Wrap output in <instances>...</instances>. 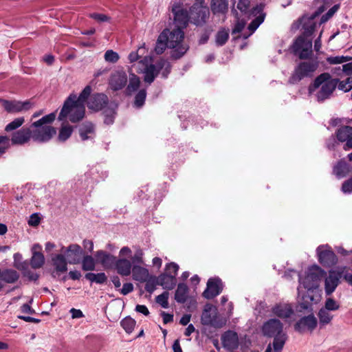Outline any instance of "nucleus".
<instances>
[{"label":"nucleus","instance_id":"nucleus-31","mask_svg":"<svg viewBox=\"0 0 352 352\" xmlns=\"http://www.w3.org/2000/svg\"><path fill=\"white\" fill-rule=\"evenodd\" d=\"M1 277H2L3 280L8 283H13L18 280L19 275L15 270H6L1 272Z\"/></svg>","mask_w":352,"mask_h":352},{"label":"nucleus","instance_id":"nucleus-18","mask_svg":"<svg viewBox=\"0 0 352 352\" xmlns=\"http://www.w3.org/2000/svg\"><path fill=\"white\" fill-rule=\"evenodd\" d=\"M252 14L256 16L255 19H254L248 25V30L250 31V34H252L261 23H262L265 17V13L263 12V6L259 5L254 8L252 11Z\"/></svg>","mask_w":352,"mask_h":352},{"label":"nucleus","instance_id":"nucleus-59","mask_svg":"<svg viewBox=\"0 0 352 352\" xmlns=\"http://www.w3.org/2000/svg\"><path fill=\"white\" fill-rule=\"evenodd\" d=\"M161 315L162 316L163 322L164 324H167V323L173 322V315L166 314L165 312H162Z\"/></svg>","mask_w":352,"mask_h":352},{"label":"nucleus","instance_id":"nucleus-8","mask_svg":"<svg viewBox=\"0 0 352 352\" xmlns=\"http://www.w3.org/2000/svg\"><path fill=\"white\" fill-rule=\"evenodd\" d=\"M263 333L265 336L274 337V352H280L287 338L280 320L272 319L266 322L263 326Z\"/></svg>","mask_w":352,"mask_h":352},{"label":"nucleus","instance_id":"nucleus-50","mask_svg":"<svg viewBox=\"0 0 352 352\" xmlns=\"http://www.w3.org/2000/svg\"><path fill=\"white\" fill-rule=\"evenodd\" d=\"M146 97V92L144 90L140 91L135 96V104L141 107L143 104Z\"/></svg>","mask_w":352,"mask_h":352},{"label":"nucleus","instance_id":"nucleus-56","mask_svg":"<svg viewBox=\"0 0 352 352\" xmlns=\"http://www.w3.org/2000/svg\"><path fill=\"white\" fill-rule=\"evenodd\" d=\"M135 310L144 316H148L149 314V311L145 305H138L135 307Z\"/></svg>","mask_w":352,"mask_h":352},{"label":"nucleus","instance_id":"nucleus-37","mask_svg":"<svg viewBox=\"0 0 352 352\" xmlns=\"http://www.w3.org/2000/svg\"><path fill=\"white\" fill-rule=\"evenodd\" d=\"M104 58L107 63H116L119 60L120 56L116 52L112 50H109L104 53Z\"/></svg>","mask_w":352,"mask_h":352},{"label":"nucleus","instance_id":"nucleus-23","mask_svg":"<svg viewBox=\"0 0 352 352\" xmlns=\"http://www.w3.org/2000/svg\"><path fill=\"white\" fill-rule=\"evenodd\" d=\"M41 246L34 245L32 247V256L31 258V265L33 268H40L45 262L43 254L41 252Z\"/></svg>","mask_w":352,"mask_h":352},{"label":"nucleus","instance_id":"nucleus-44","mask_svg":"<svg viewBox=\"0 0 352 352\" xmlns=\"http://www.w3.org/2000/svg\"><path fill=\"white\" fill-rule=\"evenodd\" d=\"M10 146V139L6 136H0V156L6 153Z\"/></svg>","mask_w":352,"mask_h":352},{"label":"nucleus","instance_id":"nucleus-21","mask_svg":"<svg viewBox=\"0 0 352 352\" xmlns=\"http://www.w3.org/2000/svg\"><path fill=\"white\" fill-rule=\"evenodd\" d=\"M318 256L320 263L324 265H331L336 262L334 254L324 247L318 248Z\"/></svg>","mask_w":352,"mask_h":352},{"label":"nucleus","instance_id":"nucleus-17","mask_svg":"<svg viewBox=\"0 0 352 352\" xmlns=\"http://www.w3.org/2000/svg\"><path fill=\"white\" fill-rule=\"evenodd\" d=\"M51 265L53 269V273L56 275H60L67 270V262L61 253L56 254L52 258Z\"/></svg>","mask_w":352,"mask_h":352},{"label":"nucleus","instance_id":"nucleus-58","mask_svg":"<svg viewBox=\"0 0 352 352\" xmlns=\"http://www.w3.org/2000/svg\"><path fill=\"white\" fill-rule=\"evenodd\" d=\"M245 23L243 21H238L233 30V34L239 33L245 27Z\"/></svg>","mask_w":352,"mask_h":352},{"label":"nucleus","instance_id":"nucleus-26","mask_svg":"<svg viewBox=\"0 0 352 352\" xmlns=\"http://www.w3.org/2000/svg\"><path fill=\"white\" fill-rule=\"evenodd\" d=\"M131 272L133 278L135 280L144 282L148 278L149 274L148 270L142 267L135 265L133 266Z\"/></svg>","mask_w":352,"mask_h":352},{"label":"nucleus","instance_id":"nucleus-30","mask_svg":"<svg viewBox=\"0 0 352 352\" xmlns=\"http://www.w3.org/2000/svg\"><path fill=\"white\" fill-rule=\"evenodd\" d=\"M157 283L165 289H171L175 285V279L168 277L166 274H162L157 278Z\"/></svg>","mask_w":352,"mask_h":352},{"label":"nucleus","instance_id":"nucleus-6","mask_svg":"<svg viewBox=\"0 0 352 352\" xmlns=\"http://www.w3.org/2000/svg\"><path fill=\"white\" fill-rule=\"evenodd\" d=\"M162 34L165 36L167 46L173 50V58H179L186 52L188 46L184 42V33L182 29L172 28L165 30Z\"/></svg>","mask_w":352,"mask_h":352},{"label":"nucleus","instance_id":"nucleus-49","mask_svg":"<svg viewBox=\"0 0 352 352\" xmlns=\"http://www.w3.org/2000/svg\"><path fill=\"white\" fill-rule=\"evenodd\" d=\"M82 266L85 270H92L94 268V261L91 256H86L82 263Z\"/></svg>","mask_w":352,"mask_h":352},{"label":"nucleus","instance_id":"nucleus-35","mask_svg":"<svg viewBox=\"0 0 352 352\" xmlns=\"http://www.w3.org/2000/svg\"><path fill=\"white\" fill-rule=\"evenodd\" d=\"M330 311L324 307H322L318 313L320 320L322 323L328 324L333 318V316L330 314Z\"/></svg>","mask_w":352,"mask_h":352},{"label":"nucleus","instance_id":"nucleus-63","mask_svg":"<svg viewBox=\"0 0 352 352\" xmlns=\"http://www.w3.org/2000/svg\"><path fill=\"white\" fill-rule=\"evenodd\" d=\"M43 60L47 64V65H52L54 60V58L52 55H46L43 58Z\"/></svg>","mask_w":352,"mask_h":352},{"label":"nucleus","instance_id":"nucleus-41","mask_svg":"<svg viewBox=\"0 0 352 352\" xmlns=\"http://www.w3.org/2000/svg\"><path fill=\"white\" fill-rule=\"evenodd\" d=\"M87 278L89 279L90 280L95 281L98 283H102L104 282L107 279L106 276L104 273H100V274H93V273H89L86 275Z\"/></svg>","mask_w":352,"mask_h":352},{"label":"nucleus","instance_id":"nucleus-1","mask_svg":"<svg viewBox=\"0 0 352 352\" xmlns=\"http://www.w3.org/2000/svg\"><path fill=\"white\" fill-rule=\"evenodd\" d=\"M130 67L128 71L123 69H116L111 72L109 79V89L113 91L124 89V93L131 95L140 87V79L135 74H142L144 80L151 83L158 74L159 68L153 64L151 56L148 55L145 45H142L128 55Z\"/></svg>","mask_w":352,"mask_h":352},{"label":"nucleus","instance_id":"nucleus-53","mask_svg":"<svg viewBox=\"0 0 352 352\" xmlns=\"http://www.w3.org/2000/svg\"><path fill=\"white\" fill-rule=\"evenodd\" d=\"M40 221H41L40 217L37 214H34L31 215V217H30L28 223L30 226H37L40 223Z\"/></svg>","mask_w":352,"mask_h":352},{"label":"nucleus","instance_id":"nucleus-4","mask_svg":"<svg viewBox=\"0 0 352 352\" xmlns=\"http://www.w3.org/2000/svg\"><path fill=\"white\" fill-rule=\"evenodd\" d=\"M56 118V113L52 112L43 116L30 125L32 138L35 141L45 142L53 138L56 134V129L52 126Z\"/></svg>","mask_w":352,"mask_h":352},{"label":"nucleus","instance_id":"nucleus-19","mask_svg":"<svg viewBox=\"0 0 352 352\" xmlns=\"http://www.w3.org/2000/svg\"><path fill=\"white\" fill-rule=\"evenodd\" d=\"M222 343L229 350L235 349L239 344V337L235 332L228 331L222 336Z\"/></svg>","mask_w":352,"mask_h":352},{"label":"nucleus","instance_id":"nucleus-22","mask_svg":"<svg viewBox=\"0 0 352 352\" xmlns=\"http://www.w3.org/2000/svg\"><path fill=\"white\" fill-rule=\"evenodd\" d=\"M31 138L32 129L30 126L15 133L12 137V142L14 144H23L28 142Z\"/></svg>","mask_w":352,"mask_h":352},{"label":"nucleus","instance_id":"nucleus-33","mask_svg":"<svg viewBox=\"0 0 352 352\" xmlns=\"http://www.w3.org/2000/svg\"><path fill=\"white\" fill-rule=\"evenodd\" d=\"M167 46V41L165 39V36L162 33L159 36L158 39L156 42L154 51L156 54H160L164 52Z\"/></svg>","mask_w":352,"mask_h":352},{"label":"nucleus","instance_id":"nucleus-52","mask_svg":"<svg viewBox=\"0 0 352 352\" xmlns=\"http://www.w3.org/2000/svg\"><path fill=\"white\" fill-rule=\"evenodd\" d=\"M91 17L99 23L108 22L110 21L109 16L102 14H92Z\"/></svg>","mask_w":352,"mask_h":352},{"label":"nucleus","instance_id":"nucleus-40","mask_svg":"<svg viewBox=\"0 0 352 352\" xmlns=\"http://www.w3.org/2000/svg\"><path fill=\"white\" fill-rule=\"evenodd\" d=\"M24 121L25 120L23 118H16L6 126V131H10L19 128L24 123Z\"/></svg>","mask_w":352,"mask_h":352},{"label":"nucleus","instance_id":"nucleus-45","mask_svg":"<svg viewBox=\"0 0 352 352\" xmlns=\"http://www.w3.org/2000/svg\"><path fill=\"white\" fill-rule=\"evenodd\" d=\"M93 132V126L91 124H85L80 130V136L83 140H86Z\"/></svg>","mask_w":352,"mask_h":352},{"label":"nucleus","instance_id":"nucleus-29","mask_svg":"<svg viewBox=\"0 0 352 352\" xmlns=\"http://www.w3.org/2000/svg\"><path fill=\"white\" fill-rule=\"evenodd\" d=\"M226 0H212L211 10L214 14H224L228 11Z\"/></svg>","mask_w":352,"mask_h":352},{"label":"nucleus","instance_id":"nucleus-24","mask_svg":"<svg viewBox=\"0 0 352 352\" xmlns=\"http://www.w3.org/2000/svg\"><path fill=\"white\" fill-rule=\"evenodd\" d=\"M96 258L98 262L101 263L106 267H111L116 263L115 257L103 251L98 252Z\"/></svg>","mask_w":352,"mask_h":352},{"label":"nucleus","instance_id":"nucleus-57","mask_svg":"<svg viewBox=\"0 0 352 352\" xmlns=\"http://www.w3.org/2000/svg\"><path fill=\"white\" fill-rule=\"evenodd\" d=\"M72 317L73 319L80 318L83 317V314L80 309H76L74 308L70 310Z\"/></svg>","mask_w":352,"mask_h":352},{"label":"nucleus","instance_id":"nucleus-39","mask_svg":"<svg viewBox=\"0 0 352 352\" xmlns=\"http://www.w3.org/2000/svg\"><path fill=\"white\" fill-rule=\"evenodd\" d=\"M122 326L127 333H131L135 326V321L131 318H125L122 322Z\"/></svg>","mask_w":352,"mask_h":352},{"label":"nucleus","instance_id":"nucleus-10","mask_svg":"<svg viewBox=\"0 0 352 352\" xmlns=\"http://www.w3.org/2000/svg\"><path fill=\"white\" fill-rule=\"evenodd\" d=\"M201 320L204 324L215 327H220L225 324V320L219 315L217 308L211 304L204 306Z\"/></svg>","mask_w":352,"mask_h":352},{"label":"nucleus","instance_id":"nucleus-55","mask_svg":"<svg viewBox=\"0 0 352 352\" xmlns=\"http://www.w3.org/2000/svg\"><path fill=\"white\" fill-rule=\"evenodd\" d=\"M133 289V286L132 283H127L124 284L122 288L120 290L121 294L123 295H126L129 292H132Z\"/></svg>","mask_w":352,"mask_h":352},{"label":"nucleus","instance_id":"nucleus-38","mask_svg":"<svg viewBox=\"0 0 352 352\" xmlns=\"http://www.w3.org/2000/svg\"><path fill=\"white\" fill-rule=\"evenodd\" d=\"M338 89L344 91L351 90L352 89V77H347L346 79L340 80L338 84Z\"/></svg>","mask_w":352,"mask_h":352},{"label":"nucleus","instance_id":"nucleus-61","mask_svg":"<svg viewBox=\"0 0 352 352\" xmlns=\"http://www.w3.org/2000/svg\"><path fill=\"white\" fill-rule=\"evenodd\" d=\"M153 265L155 267H157V269H160L162 266V259L159 257H155L153 259Z\"/></svg>","mask_w":352,"mask_h":352},{"label":"nucleus","instance_id":"nucleus-32","mask_svg":"<svg viewBox=\"0 0 352 352\" xmlns=\"http://www.w3.org/2000/svg\"><path fill=\"white\" fill-rule=\"evenodd\" d=\"M188 287L186 285L180 284L178 285L175 292V300L179 302H184L187 298Z\"/></svg>","mask_w":352,"mask_h":352},{"label":"nucleus","instance_id":"nucleus-43","mask_svg":"<svg viewBox=\"0 0 352 352\" xmlns=\"http://www.w3.org/2000/svg\"><path fill=\"white\" fill-rule=\"evenodd\" d=\"M14 266L20 270L25 271V268L27 267V264L25 263H23L21 261V260H22L21 255L20 254H16L14 256ZM24 274L25 276H27V274L25 272H24Z\"/></svg>","mask_w":352,"mask_h":352},{"label":"nucleus","instance_id":"nucleus-15","mask_svg":"<svg viewBox=\"0 0 352 352\" xmlns=\"http://www.w3.org/2000/svg\"><path fill=\"white\" fill-rule=\"evenodd\" d=\"M221 289V283L219 278H210L208 281L207 288L203 296L206 298H212L220 293Z\"/></svg>","mask_w":352,"mask_h":352},{"label":"nucleus","instance_id":"nucleus-36","mask_svg":"<svg viewBox=\"0 0 352 352\" xmlns=\"http://www.w3.org/2000/svg\"><path fill=\"white\" fill-rule=\"evenodd\" d=\"M323 307L329 311H335L340 309V304L329 296L326 298Z\"/></svg>","mask_w":352,"mask_h":352},{"label":"nucleus","instance_id":"nucleus-46","mask_svg":"<svg viewBox=\"0 0 352 352\" xmlns=\"http://www.w3.org/2000/svg\"><path fill=\"white\" fill-rule=\"evenodd\" d=\"M193 10H199L197 14H199V18H201V21H204L206 18H208L209 15V10L206 7L202 6H198L197 8H194ZM194 10L192 11V13Z\"/></svg>","mask_w":352,"mask_h":352},{"label":"nucleus","instance_id":"nucleus-42","mask_svg":"<svg viewBox=\"0 0 352 352\" xmlns=\"http://www.w3.org/2000/svg\"><path fill=\"white\" fill-rule=\"evenodd\" d=\"M178 270V266L175 263H171L166 265V274L170 278L175 279V276L177 274Z\"/></svg>","mask_w":352,"mask_h":352},{"label":"nucleus","instance_id":"nucleus-7","mask_svg":"<svg viewBox=\"0 0 352 352\" xmlns=\"http://www.w3.org/2000/svg\"><path fill=\"white\" fill-rule=\"evenodd\" d=\"M338 82L329 74L324 73L315 79L314 83L309 86V91L311 94L318 89L317 97L318 100H323L333 93Z\"/></svg>","mask_w":352,"mask_h":352},{"label":"nucleus","instance_id":"nucleus-34","mask_svg":"<svg viewBox=\"0 0 352 352\" xmlns=\"http://www.w3.org/2000/svg\"><path fill=\"white\" fill-rule=\"evenodd\" d=\"M352 135V128L349 126H345L341 128L337 134L338 138L342 142L348 141L350 137Z\"/></svg>","mask_w":352,"mask_h":352},{"label":"nucleus","instance_id":"nucleus-27","mask_svg":"<svg viewBox=\"0 0 352 352\" xmlns=\"http://www.w3.org/2000/svg\"><path fill=\"white\" fill-rule=\"evenodd\" d=\"M72 132V126H71L67 121L63 122L58 131V140L60 142L65 141L71 136Z\"/></svg>","mask_w":352,"mask_h":352},{"label":"nucleus","instance_id":"nucleus-25","mask_svg":"<svg viewBox=\"0 0 352 352\" xmlns=\"http://www.w3.org/2000/svg\"><path fill=\"white\" fill-rule=\"evenodd\" d=\"M273 311L275 315L282 318H289L293 314L291 306L287 304H280L275 306Z\"/></svg>","mask_w":352,"mask_h":352},{"label":"nucleus","instance_id":"nucleus-3","mask_svg":"<svg viewBox=\"0 0 352 352\" xmlns=\"http://www.w3.org/2000/svg\"><path fill=\"white\" fill-rule=\"evenodd\" d=\"M91 92V87L87 86L79 96H70L64 102L58 115V120H64L68 118L72 122L81 120L85 114V104Z\"/></svg>","mask_w":352,"mask_h":352},{"label":"nucleus","instance_id":"nucleus-12","mask_svg":"<svg viewBox=\"0 0 352 352\" xmlns=\"http://www.w3.org/2000/svg\"><path fill=\"white\" fill-rule=\"evenodd\" d=\"M2 106L4 109L11 113L25 112L31 109L33 107V103L30 100L25 101H7L3 100L1 102Z\"/></svg>","mask_w":352,"mask_h":352},{"label":"nucleus","instance_id":"nucleus-20","mask_svg":"<svg viewBox=\"0 0 352 352\" xmlns=\"http://www.w3.org/2000/svg\"><path fill=\"white\" fill-rule=\"evenodd\" d=\"M316 324L317 320L316 318L314 316L310 315L301 319L295 325V329L299 331H311L316 327Z\"/></svg>","mask_w":352,"mask_h":352},{"label":"nucleus","instance_id":"nucleus-5","mask_svg":"<svg viewBox=\"0 0 352 352\" xmlns=\"http://www.w3.org/2000/svg\"><path fill=\"white\" fill-rule=\"evenodd\" d=\"M318 14V13L310 18H303L302 19L305 29L303 36H300L294 45V52L300 58H306L311 53V40L309 39L307 36L314 30L315 22L314 19Z\"/></svg>","mask_w":352,"mask_h":352},{"label":"nucleus","instance_id":"nucleus-2","mask_svg":"<svg viewBox=\"0 0 352 352\" xmlns=\"http://www.w3.org/2000/svg\"><path fill=\"white\" fill-rule=\"evenodd\" d=\"M324 274V271L317 266L309 269L301 282L304 290H299V303L302 308L307 309L321 300L322 292L320 282Z\"/></svg>","mask_w":352,"mask_h":352},{"label":"nucleus","instance_id":"nucleus-16","mask_svg":"<svg viewBox=\"0 0 352 352\" xmlns=\"http://www.w3.org/2000/svg\"><path fill=\"white\" fill-rule=\"evenodd\" d=\"M107 97L103 94L92 95L88 101V107L93 111H99L107 104Z\"/></svg>","mask_w":352,"mask_h":352},{"label":"nucleus","instance_id":"nucleus-9","mask_svg":"<svg viewBox=\"0 0 352 352\" xmlns=\"http://www.w3.org/2000/svg\"><path fill=\"white\" fill-rule=\"evenodd\" d=\"M132 258V251L128 247H123L119 252L118 258L116 261L115 268L122 276H129L132 271V265L129 258Z\"/></svg>","mask_w":352,"mask_h":352},{"label":"nucleus","instance_id":"nucleus-60","mask_svg":"<svg viewBox=\"0 0 352 352\" xmlns=\"http://www.w3.org/2000/svg\"><path fill=\"white\" fill-rule=\"evenodd\" d=\"M342 190L345 192H349L352 191V179L347 181L343 184Z\"/></svg>","mask_w":352,"mask_h":352},{"label":"nucleus","instance_id":"nucleus-62","mask_svg":"<svg viewBox=\"0 0 352 352\" xmlns=\"http://www.w3.org/2000/svg\"><path fill=\"white\" fill-rule=\"evenodd\" d=\"M339 8L338 5H336L333 7H332L329 12L326 14L327 16H328L329 19L337 12V10Z\"/></svg>","mask_w":352,"mask_h":352},{"label":"nucleus","instance_id":"nucleus-28","mask_svg":"<svg viewBox=\"0 0 352 352\" xmlns=\"http://www.w3.org/2000/svg\"><path fill=\"white\" fill-rule=\"evenodd\" d=\"M317 69V65L312 63H303L297 69V74L300 78L306 76L313 73Z\"/></svg>","mask_w":352,"mask_h":352},{"label":"nucleus","instance_id":"nucleus-64","mask_svg":"<svg viewBox=\"0 0 352 352\" xmlns=\"http://www.w3.org/2000/svg\"><path fill=\"white\" fill-rule=\"evenodd\" d=\"M343 71L348 74H352V62L343 65Z\"/></svg>","mask_w":352,"mask_h":352},{"label":"nucleus","instance_id":"nucleus-54","mask_svg":"<svg viewBox=\"0 0 352 352\" xmlns=\"http://www.w3.org/2000/svg\"><path fill=\"white\" fill-rule=\"evenodd\" d=\"M250 6L249 0H239L237 3V8L242 12H244Z\"/></svg>","mask_w":352,"mask_h":352},{"label":"nucleus","instance_id":"nucleus-51","mask_svg":"<svg viewBox=\"0 0 352 352\" xmlns=\"http://www.w3.org/2000/svg\"><path fill=\"white\" fill-rule=\"evenodd\" d=\"M228 37V34L226 31H219L217 35V42L219 45H223L226 43Z\"/></svg>","mask_w":352,"mask_h":352},{"label":"nucleus","instance_id":"nucleus-11","mask_svg":"<svg viewBox=\"0 0 352 352\" xmlns=\"http://www.w3.org/2000/svg\"><path fill=\"white\" fill-rule=\"evenodd\" d=\"M342 273L339 268L330 270L327 275L323 276V285L327 296H331L340 283Z\"/></svg>","mask_w":352,"mask_h":352},{"label":"nucleus","instance_id":"nucleus-48","mask_svg":"<svg viewBox=\"0 0 352 352\" xmlns=\"http://www.w3.org/2000/svg\"><path fill=\"white\" fill-rule=\"evenodd\" d=\"M168 293L164 292L162 294L159 295L157 297L156 301L158 304L162 305L164 308H167L168 307Z\"/></svg>","mask_w":352,"mask_h":352},{"label":"nucleus","instance_id":"nucleus-47","mask_svg":"<svg viewBox=\"0 0 352 352\" xmlns=\"http://www.w3.org/2000/svg\"><path fill=\"white\" fill-rule=\"evenodd\" d=\"M351 60L350 57L348 56H335V57H329L327 58V61L330 64H340L345 62H347Z\"/></svg>","mask_w":352,"mask_h":352},{"label":"nucleus","instance_id":"nucleus-14","mask_svg":"<svg viewBox=\"0 0 352 352\" xmlns=\"http://www.w3.org/2000/svg\"><path fill=\"white\" fill-rule=\"evenodd\" d=\"M61 254L66 257L69 263H78L82 255V248L77 244H72L66 248H63Z\"/></svg>","mask_w":352,"mask_h":352},{"label":"nucleus","instance_id":"nucleus-13","mask_svg":"<svg viewBox=\"0 0 352 352\" xmlns=\"http://www.w3.org/2000/svg\"><path fill=\"white\" fill-rule=\"evenodd\" d=\"M173 14L174 27L184 29L186 27L188 21L187 11L180 5H175L172 8Z\"/></svg>","mask_w":352,"mask_h":352}]
</instances>
